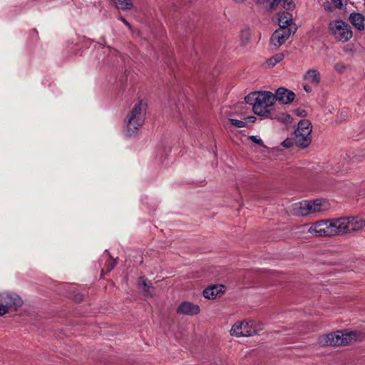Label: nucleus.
I'll return each mask as SVG.
<instances>
[{
	"label": "nucleus",
	"instance_id": "obj_7",
	"mask_svg": "<svg viewBox=\"0 0 365 365\" xmlns=\"http://www.w3.org/2000/svg\"><path fill=\"white\" fill-rule=\"evenodd\" d=\"M329 29L334 38L343 43L349 41L353 36L351 26L342 20L330 21Z\"/></svg>",
	"mask_w": 365,
	"mask_h": 365
},
{
	"label": "nucleus",
	"instance_id": "obj_19",
	"mask_svg": "<svg viewBox=\"0 0 365 365\" xmlns=\"http://www.w3.org/2000/svg\"><path fill=\"white\" fill-rule=\"evenodd\" d=\"M292 15L288 12H284L279 16V28H289L292 24Z\"/></svg>",
	"mask_w": 365,
	"mask_h": 365
},
{
	"label": "nucleus",
	"instance_id": "obj_3",
	"mask_svg": "<svg viewBox=\"0 0 365 365\" xmlns=\"http://www.w3.org/2000/svg\"><path fill=\"white\" fill-rule=\"evenodd\" d=\"M361 336L358 331H336L321 336L319 342L322 346H346L356 341Z\"/></svg>",
	"mask_w": 365,
	"mask_h": 365
},
{
	"label": "nucleus",
	"instance_id": "obj_39",
	"mask_svg": "<svg viewBox=\"0 0 365 365\" xmlns=\"http://www.w3.org/2000/svg\"><path fill=\"white\" fill-rule=\"evenodd\" d=\"M236 3H242L244 2L245 0H233Z\"/></svg>",
	"mask_w": 365,
	"mask_h": 365
},
{
	"label": "nucleus",
	"instance_id": "obj_20",
	"mask_svg": "<svg viewBox=\"0 0 365 365\" xmlns=\"http://www.w3.org/2000/svg\"><path fill=\"white\" fill-rule=\"evenodd\" d=\"M118 9L128 10L132 9L133 4L131 0H112Z\"/></svg>",
	"mask_w": 365,
	"mask_h": 365
},
{
	"label": "nucleus",
	"instance_id": "obj_14",
	"mask_svg": "<svg viewBox=\"0 0 365 365\" xmlns=\"http://www.w3.org/2000/svg\"><path fill=\"white\" fill-rule=\"evenodd\" d=\"M349 21L359 31H365V16L359 12H352L349 15Z\"/></svg>",
	"mask_w": 365,
	"mask_h": 365
},
{
	"label": "nucleus",
	"instance_id": "obj_32",
	"mask_svg": "<svg viewBox=\"0 0 365 365\" xmlns=\"http://www.w3.org/2000/svg\"><path fill=\"white\" fill-rule=\"evenodd\" d=\"M311 133H312V130L302 129L299 132H298V130H296L294 133L303 134L304 135L308 136V135H311Z\"/></svg>",
	"mask_w": 365,
	"mask_h": 365
},
{
	"label": "nucleus",
	"instance_id": "obj_36",
	"mask_svg": "<svg viewBox=\"0 0 365 365\" xmlns=\"http://www.w3.org/2000/svg\"><path fill=\"white\" fill-rule=\"evenodd\" d=\"M119 20L121 21L128 29H130V24L123 17H120Z\"/></svg>",
	"mask_w": 365,
	"mask_h": 365
},
{
	"label": "nucleus",
	"instance_id": "obj_15",
	"mask_svg": "<svg viewBox=\"0 0 365 365\" xmlns=\"http://www.w3.org/2000/svg\"><path fill=\"white\" fill-rule=\"evenodd\" d=\"M225 292L223 285H213L203 291V296L209 299H214Z\"/></svg>",
	"mask_w": 365,
	"mask_h": 365
},
{
	"label": "nucleus",
	"instance_id": "obj_30",
	"mask_svg": "<svg viewBox=\"0 0 365 365\" xmlns=\"http://www.w3.org/2000/svg\"><path fill=\"white\" fill-rule=\"evenodd\" d=\"M103 49L104 50V53H110L111 54H115L116 53V50L113 48H111L108 46H103Z\"/></svg>",
	"mask_w": 365,
	"mask_h": 365
},
{
	"label": "nucleus",
	"instance_id": "obj_6",
	"mask_svg": "<svg viewBox=\"0 0 365 365\" xmlns=\"http://www.w3.org/2000/svg\"><path fill=\"white\" fill-rule=\"evenodd\" d=\"M263 329V324L257 321L237 322L230 329V334L237 337L250 336L257 334Z\"/></svg>",
	"mask_w": 365,
	"mask_h": 365
},
{
	"label": "nucleus",
	"instance_id": "obj_8",
	"mask_svg": "<svg viewBox=\"0 0 365 365\" xmlns=\"http://www.w3.org/2000/svg\"><path fill=\"white\" fill-rule=\"evenodd\" d=\"M22 304V299L15 293L6 292L0 294V316L8 313L9 309H16Z\"/></svg>",
	"mask_w": 365,
	"mask_h": 365
},
{
	"label": "nucleus",
	"instance_id": "obj_5",
	"mask_svg": "<svg viewBox=\"0 0 365 365\" xmlns=\"http://www.w3.org/2000/svg\"><path fill=\"white\" fill-rule=\"evenodd\" d=\"M335 235L356 232L365 227V220L359 217H349L331 219Z\"/></svg>",
	"mask_w": 365,
	"mask_h": 365
},
{
	"label": "nucleus",
	"instance_id": "obj_13",
	"mask_svg": "<svg viewBox=\"0 0 365 365\" xmlns=\"http://www.w3.org/2000/svg\"><path fill=\"white\" fill-rule=\"evenodd\" d=\"M177 312L185 315H195L200 312V307L191 302H184L180 304Z\"/></svg>",
	"mask_w": 365,
	"mask_h": 365
},
{
	"label": "nucleus",
	"instance_id": "obj_16",
	"mask_svg": "<svg viewBox=\"0 0 365 365\" xmlns=\"http://www.w3.org/2000/svg\"><path fill=\"white\" fill-rule=\"evenodd\" d=\"M310 135H304L303 134L295 133L294 143L299 147L307 148L311 143Z\"/></svg>",
	"mask_w": 365,
	"mask_h": 365
},
{
	"label": "nucleus",
	"instance_id": "obj_35",
	"mask_svg": "<svg viewBox=\"0 0 365 365\" xmlns=\"http://www.w3.org/2000/svg\"><path fill=\"white\" fill-rule=\"evenodd\" d=\"M256 117L255 116H248L245 118V120L249 123H254L256 120Z\"/></svg>",
	"mask_w": 365,
	"mask_h": 365
},
{
	"label": "nucleus",
	"instance_id": "obj_10",
	"mask_svg": "<svg viewBox=\"0 0 365 365\" xmlns=\"http://www.w3.org/2000/svg\"><path fill=\"white\" fill-rule=\"evenodd\" d=\"M326 223H327V220H322L315 222L312 225H310L307 229V225H302L299 228L302 230L301 232L303 233L308 232V233L311 234L312 236L321 237L323 226L326 225Z\"/></svg>",
	"mask_w": 365,
	"mask_h": 365
},
{
	"label": "nucleus",
	"instance_id": "obj_33",
	"mask_svg": "<svg viewBox=\"0 0 365 365\" xmlns=\"http://www.w3.org/2000/svg\"><path fill=\"white\" fill-rule=\"evenodd\" d=\"M289 118L290 116L289 115L283 113L279 117V120L283 122H287V119H289Z\"/></svg>",
	"mask_w": 365,
	"mask_h": 365
},
{
	"label": "nucleus",
	"instance_id": "obj_12",
	"mask_svg": "<svg viewBox=\"0 0 365 365\" xmlns=\"http://www.w3.org/2000/svg\"><path fill=\"white\" fill-rule=\"evenodd\" d=\"M303 79L307 83L314 86H317L322 79L321 73L317 68H310L306 71L303 76Z\"/></svg>",
	"mask_w": 365,
	"mask_h": 365
},
{
	"label": "nucleus",
	"instance_id": "obj_18",
	"mask_svg": "<svg viewBox=\"0 0 365 365\" xmlns=\"http://www.w3.org/2000/svg\"><path fill=\"white\" fill-rule=\"evenodd\" d=\"M327 223L326 225L323 226V229L322 230L321 237H331L335 236L334 232V226L333 225V222L331 220H326Z\"/></svg>",
	"mask_w": 365,
	"mask_h": 365
},
{
	"label": "nucleus",
	"instance_id": "obj_24",
	"mask_svg": "<svg viewBox=\"0 0 365 365\" xmlns=\"http://www.w3.org/2000/svg\"><path fill=\"white\" fill-rule=\"evenodd\" d=\"M302 129L312 130V124L308 120H302L299 122L298 128L297 130H298V132H299Z\"/></svg>",
	"mask_w": 365,
	"mask_h": 365
},
{
	"label": "nucleus",
	"instance_id": "obj_29",
	"mask_svg": "<svg viewBox=\"0 0 365 365\" xmlns=\"http://www.w3.org/2000/svg\"><path fill=\"white\" fill-rule=\"evenodd\" d=\"M250 140H251L252 142H254V143H257V144H258V145H261V146H264V143H263L262 140L261 138H258L257 136H255V135H251V136L250 137Z\"/></svg>",
	"mask_w": 365,
	"mask_h": 365
},
{
	"label": "nucleus",
	"instance_id": "obj_25",
	"mask_svg": "<svg viewBox=\"0 0 365 365\" xmlns=\"http://www.w3.org/2000/svg\"><path fill=\"white\" fill-rule=\"evenodd\" d=\"M229 122L234 126L238 128H244L246 125V123L242 120H237V119H229Z\"/></svg>",
	"mask_w": 365,
	"mask_h": 365
},
{
	"label": "nucleus",
	"instance_id": "obj_34",
	"mask_svg": "<svg viewBox=\"0 0 365 365\" xmlns=\"http://www.w3.org/2000/svg\"><path fill=\"white\" fill-rule=\"evenodd\" d=\"M309 84V83H307L306 84H304V85L303 86V88H304V91H305L306 92H307V93H309V92H311V91H312V88H311V86H310Z\"/></svg>",
	"mask_w": 365,
	"mask_h": 365
},
{
	"label": "nucleus",
	"instance_id": "obj_27",
	"mask_svg": "<svg viewBox=\"0 0 365 365\" xmlns=\"http://www.w3.org/2000/svg\"><path fill=\"white\" fill-rule=\"evenodd\" d=\"M293 144H294V140L290 139V138H287L282 143V145L284 148H291L293 145Z\"/></svg>",
	"mask_w": 365,
	"mask_h": 365
},
{
	"label": "nucleus",
	"instance_id": "obj_38",
	"mask_svg": "<svg viewBox=\"0 0 365 365\" xmlns=\"http://www.w3.org/2000/svg\"><path fill=\"white\" fill-rule=\"evenodd\" d=\"M267 0H256L257 4H263Z\"/></svg>",
	"mask_w": 365,
	"mask_h": 365
},
{
	"label": "nucleus",
	"instance_id": "obj_2",
	"mask_svg": "<svg viewBox=\"0 0 365 365\" xmlns=\"http://www.w3.org/2000/svg\"><path fill=\"white\" fill-rule=\"evenodd\" d=\"M145 110L146 105L140 101L127 114L125 119V133L127 136H132L141 128L145 119Z\"/></svg>",
	"mask_w": 365,
	"mask_h": 365
},
{
	"label": "nucleus",
	"instance_id": "obj_23",
	"mask_svg": "<svg viewBox=\"0 0 365 365\" xmlns=\"http://www.w3.org/2000/svg\"><path fill=\"white\" fill-rule=\"evenodd\" d=\"M138 285L139 288L143 289L145 293L148 295L153 294V288L150 286V284L147 282L143 277L139 279Z\"/></svg>",
	"mask_w": 365,
	"mask_h": 365
},
{
	"label": "nucleus",
	"instance_id": "obj_11",
	"mask_svg": "<svg viewBox=\"0 0 365 365\" xmlns=\"http://www.w3.org/2000/svg\"><path fill=\"white\" fill-rule=\"evenodd\" d=\"M274 97L276 101L277 100L283 104H288L294 101L295 93L289 89L282 87L277 90Z\"/></svg>",
	"mask_w": 365,
	"mask_h": 365
},
{
	"label": "nucleus",
	"instance_id": "obj_31",
	"mask_svg": "<svg viewBox=\"0 0 365 365\" xmlns=\"http://www.w3.org/2000/svg\"><path fill=\"white\" fill-rule=\"evenodd\" d=\"M332 3L337 8H341L346 0H331Z\"/></svg>",
	"mask_w": 365,
	"mask_h": 365
},
{
	"label": "nucleus",
	"instance_id": "obj_28",
	"mask_svg": "<svg viewBox=\"0 0 365 365\" xmlns=\"http://www.w3.org/2000/svg\"><path fill=\"white\" fill-rule=\"evenodd\" d=\"M283 6L286 9L289 10V9H292L294 8V4H293V2L291 0H284Z\"/></svg>",
	"mask_w": 365,
	"mask_h": 365
},
{
	"label": "nucleus",
	"instance_id": "obj_1",
	"mask_svg": "<svg viewBox=\"0 0 365 365\" xmlns=\"http://www.w3.org/2000/svg\"><path fill=\"white\" fill-rule=\"evenodd\" d=\"M245 101L252 106L254 113L265 118H272L269 108L276 101L274 95L270 91H258L249 93Z\"/></svg>",
	"mask_w": 365,
	"mask_h": 365
},
{
	"label": "nucleus",
	"instance_id": "obj_17",
	"mask_svg": "<svg viewBox=\"0 0 365 365\" xmlns=\"http://www.w3.org/2000/svg\"><path fill=\"white\" fill-rule=\"evenodd\" d=\"M251 31L247 26L243 27L240 33V41L241 46H247L250 41Z\"/></svg>",
	"mask_w": 365,
	"mask_h": 365
},
{
	"label": "nucleus",
	"instance_id": "obj_22",
	"mask_svg": "<svg viewBox=\"0 0 365 365\" xmlns=\"http://www.w3.org/2000/svg\"><path fill=\"white\" fill-rule=\"evenodd\" d=\"M138 285L139 288L143 289L145 293L148 295L153 294V288L150 286V284L147 282L143 277L139 279Z\"/></svg>",
	"mask_w": 365,
	"mask_h": 365
},
{
	"label": "nucleus",
	"instance_id": "obj_37",
	"mask_svg": "<svg viewBox=\"0 0 365 365\" xmlns=\"http://www.w3.org/2000/svg\"><path fill=\"white\" fill-rule=\"evenodd\" d=\"M270 1V6L272 8H274L275 6L278 4L279 0H269Z\"/></svg>",
	"mask_w": 365,
	"mask_h": 365
},
{
	"label": "nucleus",
	"instance_id": "obj_4",
	"mask_svg": "<svg viewBox=\"0 0 365 365\" xmlns=\"http://www.w3.org/2000/svg\"><path fill=\"white\" fill-rule=\"evenodd\" d=\"M329 203L324 200H304L292 205V212L297 216H306L329 210Z\"/></svg>",
	"mask_w": 365,
	"mask_h": 365
},
{
	"label": "nucleus",
	"instance_id": "obj_9",
	"mask_svg": "<svg viewBox=\"0 0 365 365\" xmlns=\"http://www.w3.org/2000/svg\"><path fill=\"white\" fill-rule=\"evenodd\" d=\"M290 28H279L271 36V44L275 48L281 46L291 36Z\"/></svg>",
	"mask_w": 365,
	"mask_h": 365
},
{
	"label": "nucleus",
	"instance_id": "obj_26",
	"mask_svg": "<svg viewBox=\"0 0 365 365\" xmlns=\"http://www.w3.org/2000/svg\"><path fill=\"white\" fill-rule=\"evenodd\" d=\"M334 69L339 72L342 73L345 70V65L341 62H338L334 64Z\"/></svg>",
	"mask_w": 365,
	"mask_h": 365
},
{
	"label": "nucleus",
	"instance_id": "obj_21",
	"mask_svg": "<svg viewBox=\"0 0 365 365\" xmlns=\"http://www.w3.org/2000/svg\"><path fill=\"white\" fill-rule=\"evenodd\" d=\"M284 54L282 53H277L268 58L266 61V64L268 67H274L277 63L281 62L284 59Z\"/></svg>",
	"mask_w": 365,
	"mask_h": 365
}]
</instances>
